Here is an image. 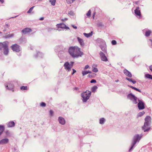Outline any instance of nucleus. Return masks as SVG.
<instances>
[{
    "label": "nucleus",
    "mask_w": 152,
    "mask_h": 152,
    "mask_svg": "<svg viewBox=\"0 0 152 152\" xmlns=\"http://www.w3.org/2000/svg\"><path fill=\"white\" fill-rule=\"evenodd\" d=\"M68 52L70 56L74 58L81 57L84 54L81 51L80 48L77 46L70 47Z\"/></svg>",
    "instance_id": "nucleus-1"
},
{
    "label": "nucleus",
    "mask_w": 152,
    "mask_h": 152,
    "mask_svg": "<svg viewBox=\"0 0 152 152\" xmlns=\"http://www.w3.org/2000/svg\"><path fill=\"white\" fill-rule=\"evenodd\" d=\"M91 92L87 90L81 94V96L82 97V101L83 102H86L88 99L91 96Z\"/></svg>",
    "instance_id": "nucleus-2"
},
{
    "label": "nucleus",
    "mask_w": 152,
    "mask_h": 152,
    "mask_svg": "<svg viewBox=\"0 0 152 152\" xmlns=\"http://www.w3.org/2000/svg\"><path fill=\"white\" fill-rule=\"evenodd\" d=\"M127 97L132 100L134 104H136L137 103V98L132 94L130 93L128 94L127 96Z\"/></svg>",
    "instance_id": "nucleus-3"
},
{
    "label": "nucleus",
    "mask_w": 152,
    "mask_h": 152,
    "mask_svg": "<svg viewBox=\"0 0 152 152\" xmlns=\"http://www.w3.org/2000/svg\"><path fill=\"white\" fill-rule=\"evenodd\" d=\"M11 48L13 51L18 52L20 50V46L17 44L13 45L11 46Z\"/></svg>",
    "instance_id": "nucleus-4"
},
{
    "label": "nucleus",
    "mask_w": 152,
    "mask_h": 152,
    "mask_svg": "<svg viewBox=\"0 0 152 152\" xmlns=\"http://www.w3.org/2000/svg\"><path fill=\"white\" fill-rule=\"evenodd\" d=\"M9 45V42H8L6 44L4 45V47L3 48H4V53L5 55H8L9 51L8 48V46Z\"/></svg>",
    "instance_id": "nucleus-5"
},
{
    "label": "nucleus",
    "mask_w": 152,
    "mask_h": 152,
    "mask_svg": "<svg viewBox=\"0 0 152 152\" xmlns=\"http://www.w3.org/2000/svg\"><path fill=\"white\" fill-rule=\"evenodd\" d=\"M99 55L100 56L101 59L102 61H108V59L107 57L105 56V54L102 51L100 52Z\"/></svg>",
    "instance_id": "nucleus-6"
},
{
    "label": "nucleus",
    "mask_w": 152,
    "mask_h": 152,
    "mask_svg": "<svg viewBox=\"0 0 152 152\" xmlns=\"http://www.w3.org/2000/svg\"><path fill=\"white\" fill-rule=\"evenodd\" d=\"M138 107L139 110H142L145 108V104L142 101L138 100Z\"/></svg>",
    "instance_id": "nucleus-7"
},
{
    "label": "nucleus",
    "mask_w": 152,
    "mask_h": 152,
    "mask_svg": "<svg viewBox=\"0 0 152 152\" xmlns=\"http://www.w3.org/2000/svg\"><path fill=\"white\" fill-rule=\"evenodd\" d=\"M56 26L58 28H62L67 29L69 28L67 27L66 25L64 23L58 24L56 25Z\"/></svg>",
    "instance_id": "nucleus-8"
},
{
    "label": "nucleus",
    "mask_w": 152,
    "mask_h": 152,
    "mask_svg": "<svg viewBox=\"0 0 152 152\" xmlns=\"http://www.w3.org/2000/svg\"><path fill=\"white\" fill-rule=\"evenodd\" d=\"M32 30L31 28H26L23 29L22 31V33L24 34H26L28 32H31Z\"/></svg>",
    "instance_id": "nucleus-9"
},
{
    "label": "nucleus",
    "mask_w": 152,
    "mask_h": 152,
    "mask_svg": "<svg viewBox=\"0 0 152 152\" xmlns=\"http://www.w3.org/2000/svg\"><path fill=\"white\" fill-rule=\"evenodd\" d=\"M65 69L68 71H70L71 70V67H70L69 63L68 62H66L64 65Z\"/></svg>",
    "instance_id": "nucleus-10"
},
{
    "label": "nucleus",
    "mask_w": 152,
    "mask_h": 152,
    "mask_svg": "<svg viewBox=\"0 0 152 152\" xmlns=\"http://www.w3.org/2000/svg\"><path fill=\"white\" fill-rule=\"evenodd\" d=\"M134 12L136 15L139 16L140 17H141V14L140 8L139 7H136V9L134 10Z\"/></svg>",
    "instance_id": "nucleus-11"
},
{
    "label": "nucleus",
    "mask_w": 152,
    "mask_h": 152,
    "mask_svg": "<svg viewBox=\"0 0 152 152\" xmlns=\"http://www.w3.org/2000/svg\"><path fill=\"white\" fill-rule=\"evenodd\" d=\"M8 85H6V88L9 90H12V91H13V88L14 87V86L13 83H11V82H10L8 84Z\"/></svg>",
    "instance_id": "nucleus-12"
},
{
    "label": "nucleus",
    "mask_w": 152,
    "mask_h": 152,
    "mask_svg": "<svg viewBox=\"0 0 152 152\" xmlns=\"http://www.w3.org/2000/svg\"><path fill=\"white\" fill-rule=\"evenodd\" d=\"M123 72L127 76L129 77H132V75L131 73L126 69L124 70Z\"/></svg>",
    "instance_id": "nucleus-13"
},
{
    "label": "nucleus",
    "mask_w": 152,
    "mask_h": 152,
    "mask_svg": "<svg viewBox=\"0 0 152 152\" xmlns=\"http://www.w3.org/2000/svg\"><path fill=\"white\" fill-rule=\"evenodd\" d=\"M151 120V118L150 116H147L145 118V122L144 123V126L147 125H148V123L149 124V122Z\"/></svg>",
    "instance_id": "nucleus-14"
},
{
    "label": "nucleus",
    "mask_w": 152,
    "mask_h": 152,
    "mask_svg": "<svg viewBox=\"0 0 152 152\" xmlns=\"http://www.w3.org/2000/svg\"><path fill=\"white\" fill-rule=\"evenodd\" d=\"M142 129L144 130V132L148 131L150 129V127L149 126V124L148 123V125L145 126L144 124L143 126L142 127Z\"/></svg>",
    "instance_id": "nucleus-15"
},
{
    "label": "nucleus",
    "mask_w": 152,
    "mask_h": 152,
    "mask_svg": "<svg viewBox=\"0 0 152 152\" xmlns=\"http://www.w3.org/2000/svg\"><path fill=\"white\" fill-rule=\"evenodd\" d=\"M7 125L8 127H12L14 126L15 123L13 121H11L7 123Z\"/></svg>",
    "instance_id": "nucleus-16"
},
{
    "label": "nucleus",
    "mask_w": 152,
    "mask_h": 152,
    "mask_svg": "<svg viewBox=\"0 0 152 152\" xmlns=\"http://www.w3.org/2000/svg\"><path fill=\"white\" fill-rule=\"evenodd\" d=\"M58 121L59 123L62 125H64L65 123V121L64 118L61 117L59 118Z\"/></svg>",
    "instance_id": "nucleus-17"
},
{
    "label": "nucleus",
    "mask_w": 152,
    "mask_h": 152,
    "mask_svg": "<svg viewBox=\"0 0 152 152\" xmlns=\"http://www.w3.org/2000/svg\"><path fill=\"white\" fill-rule=\"evenodd\" d=\"M77 39H78V40L80 43V45L83 47L84 45V41L83 39L80 38V37H77Z\"/></svg>",
    "instance_id": "nucleus-18"
},
{
    "label": "nucleus",
    "mask_w": 152,
    "mask_h": 152,
    "mask_svg": "<svg viewBox=\"0 0 152 152\" xmlns=\"http://www.w3.org/2000/svg\"><path fill=\"white\" fill-rule=\"evenodd\" d=\"M141 137L139 135H136L134 137V142H137L139 141L140 140Z\"/></svg>",
    "instance_id": "nucleus-19"
},
{
    "label": "nucleus",
    "mask_w": 152,
    "mask_h": 152,
    "mask_svg": "<svg viewBox=\"0 0 152 152\" xmlns=\"http://www.w3.org/2000/svg\"><path fill=\"white\" fill-rule=\"evenodd\" d=\"M7 42L6 41L2 42H0V50H2V48L4 47V45L6 44Z\"/></svg>",
    "instance_id": "nucleus-20"
},
{
    "label": "nucleus",
    "mask_w": 152,
    "mask_h": 152,
    "mask_svg": "<svg viewBox=\"0 0 152 152\" xmlns=\"http://www.w3.org/2000/svg\"><path fill=\"white\" fill-rule=\"evenodd\" d=\"M92 32H91V33H89V34H86V33H84V35L87 37H91L92 35Z\"/></svg>",
    "instance_id": "nucleus-21"
},
{
    "label": "nucleus",
    "mask_w": 152,
    "mask_h": 152,
    "mask_svg": "<svg viewBox=\"0 0 152 152\" xmlns=\"http://www.w3.org/2000/svg\"><path fill=\"white\" fill-rule=\"evenodd\" d=\"M91 73V72L89 71H83L82 72V74L83 76H84L86 75L88 73Z\"/></svg>",
    "instance_id": "nucleus-22"
},
{
    "label": "nucleus",
    "mask_w": 152,
    "mask_h": 152,
    "mask_svg": "<svg viewBox=\"0 0 152 152\" xmlns=\"http://www.w3.org/2000/svg\"><path fill=\"white\" fill-rule=\"evenodd\" d=\"M105 121V119L104 118H101L99 120V123L100 124H103Z\"/></svg>",
    "instance_id": "nucleus-23"
},
{
    "label": "nucleus",
    "mask_w": 152,
    "mask_h": 152,
    "mask_svg": "<svg viewBox=\"0 0 152 152\" xmlns=\"http://www.w3.org/2000/svg\"><path fill=\"white\" fill-rule=\"evenodd\" d=\"M126 79L128 80L129 82H132L133 84H135L136 83V81L134 80H133L132 79L128 78V77H126Z\"/></svg>",
    "instance_id": "nucleus-24"
},
{
    "label": "nucleus",
    "mask_w": 152,
    "mask_h": 152,
    "mask_svg": "<svg viewBox=\"0 0 152 152\" xmlns=\"http://www.w3.org/2000/svg\"><path fill=\"white\" fill-rule=\"evenodd\" d=\"M151 32L150 30H148L146 31L145 33V35L146 37H148L151 34Z\"/></svg>",
    "instance_id": "nucleus-25"
},
{
    "label": "nucleus",
    "mask_w": 152,
    "mask_h": 152,
    "mask_svg": "<svg viewBox=\"0 0 152 152\" xmlns=\"http://www.w3.org/2000/svg\"><path fill=\"white\" fill-rule=\"evenodd\" d=\"M20 89L22 91L27 90L28 89V87L27 86H22L20 87Z\"/></svg>",
    "instance_id": "nucleus-26"
},
{
    "label": "nucleus",
    "mask_w": 152,
    "mask_h": 152,
    "mask_svg": "<svg viewBox=\"0 0 152 152\" xmlns=\"http://www.w3.org/2000/svg\"><path fill=\"white\" fill-rule=\"evenodd\" d=\"M129 87L131 88H132V89H134V90L137 91H139L140 92H141V91L139 90V89H138L135 88V87H133L132 86H128Z\"/></svg>",
    "instance_id": "nucleus-27"
},
{
    "label": "nucleus",
    "mask_w": 152,
    "mask_h": 152,
    "mask_svg": "<svg viewBox=\"0 0 152 152\" xmlns=\"http://www.w3.org/2000/svg\"><path fill=\"white\" fill-rule=\"evenodd\" d=\"M56 0H49L50 2L51 3L52 5L54 6Z\"/></svg>",
    "instance_id": "nucleus-28"
},
{
    "label": "nucleus",
    "mask_w": 152,
    "mask_h": 152,
    "mask_svg": "<svg viewBox=\"0 0 152 152\" xmlns=\"http://www.w3.org/2000/svg\"><path fill=\"white\" fill-rule=\"evenodd\" d=\"M97 88V87L96 86H94L91 88V91L93 92H95Z\"/></svg>",
    "instance_id": "nucleus-29"
},
{
    "label": "nucleus",
    "mask_w": 152,
    "mask_h": 152,
    "mask_svg": "<svg viewBox=\"0 0 152 152\" xmlns=\"http://www.w3.org/2000/svg\"><path fill=\"white\" fill-rule=\"evenodd\" d=\"M9 141V140L7 138L2 139L0 141V142H7Z\"/></svg>",
    "instance_id": "nucleus-30"
},
{
    "label": "nucleus",
    "mask_w": 152,
    "mask_h": 152,
    "mask_svg": "<svg viewBox=\"0 0 152 152\" xmlns=\"http://www.w3.org/2000/svg\"><path fill=\"white\" fill-rule=\"evenodd\" d=\"M145 113V112L144 111H143L142 112H140L138 114V116L141 117V116H142Z\"/></svg>",
    "instance_id": "nucleus-31"
},
{
    "label": "nucleus",
    "mask_w": 152,
    "mask_h": 152,
    "mask_svg": "<svg viewBox=\"0 0 152 152\" xmlns=\"http://www.w3.org/2000/svg\"><path fill=\"white\" fill-rule=\"evenodd\" d=\"M145 77L147 78L152 79V75H150L147 74L145 75Z\"/></svg>",
    "instance_id": "nucleus-32"
},
{
    "label": "nucleus",
    "mask_w": 152,
    "mask_h": 152,
    "mask_svg": "<svg viewBox=\"0 0 152 152\" xmlns=\"http://www.w3.org/2000/svg\"><path fill=\"white\" fill-rule=\"evenodd\" d=\"M34 7H35V6H33V7H31L29 9V10L27 11V13H31Z\"/></svg>",
    "instance_id": "nucleus-33"
},
{
    "label": "nucleus",
    "mask_w": 152,
    "mask_h": 152,
    "mask_svg": "<svg viewBox=\"0 0 152 152\" xmlns=\"http://www.w3.org/2000/svg\"><path fill=\"white\" fill-rule=\"evenodd\" d=\"M102 50L104 51V53H107V50L105 47H101Z\"/></svg>",
    "instance_id": "nucleus-34"
},
{
    "label": "nucleus",
    "mask_w": 152,
    "mask_h": 152,
    "mask_svg": "<svg viewBox=\"0 0 152 152\" xmlns=\"http://www.w3.org/2000/svg\"><path fill=\"white\" fill-rule=\"evenodd\" d=\"M75 0H66L67 3L71 4Z\"/></svg>",
    "instance_id": "nucleus-35"
},
{
    "label": "nucleus",
    "mask_w": 152,
    "mask_h": 152,
    "mask_svg": "<svg viewBox=\"0 0 152 152\" xmlns=\"http://www.w3.org/2000/svg\"><path fill=\"white\" fill-rule=\"evenodd\" d=\"M91 15V10H89L88 11V13L86 14V15L88 17H89Z\"/></svg>",
    "instance_id": "nucleus-36"
},
{
    "label": "nucleus",
    "mask_w": 152,
    "mask_h": 152,
    "mask_svg": "<svg viewBox=\"0 0 152 152\" xmlns=\"http://www.w3.org/2000/svg\"><path fill=\"white\" fill-rule=\"evenodd\" d=\"M40 106L42 107H45L46 106V104L44 102H42L40 104Z\"/></svg>",
    "instance_id": "nucleus-37"
},
{
    "label": "nucleus",
    "mask_w": 152,
    "mask_h": 152,
    "mask_svg": "<svg viewBox=\"0 0 152 152\" xmlns=\"http://www.w3.org/2000/svg\"><path fill=\"white\" fill-rule=\"evenodd\" d=\"M92 71L94 72H97L98 71V69L96 68H94L92 70Z\"/></svg>",
    "instance_id": "nucleus-38"
},
{
    "label": "nucleus",
    "mask_w": 152,
    "mask_h": 152,
    "mask_svg": "<svg viewBox=\"0 0 152 152\" xmlns=\"http://www.w3.org/2000/svg\"><path fill=\"white\" fill-rule=\"evenodd\" d=\"M112 44L113 45H115L116 44V42L115 40H112Z\"/></svg>",
    "instance_id": "nucleus-39"
},
{
    "label": "nucleus",
    "mask_w": 152,
    "mask_h": 152,
    "mask_svg": "<svg viewBox=\"0 0 152 152\" xmlns=\"http://www.w3.org/2000/svg\"><path fill=\"white\" fill-rule=\"evenodd\" d=\"M53 112L52 110H50L49 111V113L50 116H52L53 115Z\"/></svg>",
    "instance_id": "nucleus-40"
},
{
    "label": "nucleus",
    "mask_w": 152,
    "mask_h": 152,
    "mask_svg": "<svg viewBox=\"0 0 152 152\" xmlns=\"http://www.w3.org/2000/svg\"><path fill=\"white\" fill-rule=\"evenodd\" d=\"M69 14L70 15H73L74 14L73 11H71L69 12Z\"/></svg>",
    "instance_id": "nucleus-41"
},
{
    "label": "nucleus",
    "mask_w": 152,
    "mask_h": 152,
    "mask_svg": "<svg viewBox=\"0 0 152 152\" xmlns=\"http://www.w3.org/2000/svg\"><path fill=\"white\" fill-rule=\"evenodd\" d=\"M90 82L91 83H96V81L95 80L92 79V80Z\"/></svg>",
    "instance_id": "nucleus-42"
},
{
    "label": "nucleus",
    "mask_w": 152,
    "mask_h": 152,
    "mask_svg": "<svg viewBox=\"0 0 152 152\" xmlns=\"http://www.w3.org/2000/svg\"><path fill=\"white\" fill-rule=\"evenodd\" d=\"M3 37L4 38H10V36H9V34H8L7 35L5 36H4Z\"/></svg>",
    "instance_id": "nucleus-43"
},
{
    "label": "nucleus",
    "mask_w": 152,
    "mask_h": 152,
    "mask_svg": "<svg viewBox=\"0 0 152 152\" xmlns=\"http://www.w3.org/2000/svg\"><path fill=\"white\" fill-rule=\"evenodd\" d=\"M72 70H73V73H72V75H73L74 73H75L76 72V71L74 69H73Z\"/></svg>",
    "instance_id": "nucleus-44"
},
{
    "label": "nucleus",
    "mask_w": 152,
    "mask_h": 152,
    "mask_svg": "<svg viewBox=\"0 0 152 152\" xmlns=\"http://www.w3.org/2000/svg\"><path fill=\"white\" fill-rule=\"evenodd\" d=\"M89 67V66L88 65H86L84 69H87Z\"/></svg>",
    "instance_id": "nucleus-45"
},
{
    "label": "nucleus",
    "mask_w": 152,
    "mask_h": 152,
    "mask_svg": "<svg viewBox=\"0 0 152 152\" xmlns=\"http://www.w3.org/2000/svg\"><path fill=\"white\" fill-rule=\"evenodd\" d=\"M10 36V38L14 36V34H9Z\"/></svg>",
    "instance_id": "nucleus-46"
},
{
    "label": "nucleus",
    "mask_w": 152,
    "mask_h": 152,
    "mask_svg": "<svg viewBox=\"0 0 152 152\" xmlns=\"http://www.w3.org/2000/svg\"><path fill=\"white\" fill-rule=\"evenodd\" d=\"M67 20V18H65L64 19H62L61 20L63 21H65V20Z\"/></svg>",
    "instance_id": "nucleus-47"
},
{
    "label": "nucleus",
    "mask_w": 152,
    "mask_h": 152,
    "mask_svg": "<svg viewBox=\"0 0 152 152\" xmlns=\"http://www.w3.org/2000/svg\"><path fill=\"white\" fill-rule=\"evenodd\" d=\"M150 70L152 71V65L151 66H150Z\"/></svg>",
    "instance_id": "nucleus-48"
},
{
    "label": "nucleus",
    "mask_w": 152,
    "mask_h": 152,
    "mask_svg": "<svg viewBox=\"0 0 152 152\" xmlns=\"http://www.w3.org/2000/svg\"><path fill=\"white\" fill-rule=\"evenodd\" d=\"M44 20V18H43V17H42L39 19V20Z\"/></svg>",
    "instance_id": "nucleus-49"
},
{
    "label": "nucleus",
    "mask_w": 152,
    "mask_h": 152,
    "mask_svg": "<svg viewBox=\"0 0 152 152\" xmlns=\"http://www.w3.org/2000/svg\"><path fill=\"white\" fill-rule=\"evenodd\" d=\"M72 26L73 28L75 29H76L77 28V27L76 26H75L74 25H72Z\"/></svg>",
    "instance_id": "nucleus-50"
},
{
    "label": "nucleus",
    "mask_w": 152,
    "mask_h": 152,
    "mask_svg": "<svg viewBox=\"0 0 152 152\" xmlns=\"http://www.w3.org/2000/svg\"><path fill=\"white\" fill-rule=\"evenodd\" d=\"M95 14V13L94 12V13L93 15V19H94V18Z\"/></svg>",
    "instance_id": "nucleus-51"
},
{
    "label": "nucleus",
    "mask_w": 152,
    "mask_h": 152,
    "mask_svg": "<svg viewBox=\"0 0 152 152\" xmlns=\"http://www.w3.org/2000/svg\"><path fill=\"white\" fill-rule=\"evenodd\" d=\"M0 1L1 3H3L4 2V0H0Z\"/></svg>",
    "instance_id": "nucleus-52"
},
{
    "label": "nucleus",
    "mask_w": 152,
    "mask_h": 152,
    "mask_svg": "<svg viewBox=\"0 0 152 152\" xmlns=\"http://www.w3.org/2000/svg\"><path fill=\"white\" fill-rule=\"evenodd\" d=\"M75 89L76 90H78V88L76 87L75 88Z\"/></svg>",
    "instance_id": "nucleus-53"
},
{
    "label": "nucleus",
    "mask_w": 152,
    "mask_h": 152,
    "mask_svg": "<svg viewBox=\"0 0 152 152\" xmlns=\"http://www.w3.org/2000/svg\"><path fill=\"white\" fill-rule=\"evenodd\" d=\"M119 81V80H115V82H118Z\"/></svg>",
    "instance_id": "nucleus-54"
}]
</instances>
